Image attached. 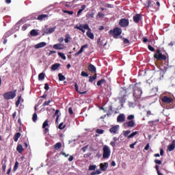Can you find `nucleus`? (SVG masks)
I'll list each match as a JSON object with an SVG mask.
<instances>
[{"label": "nucleus", "instance_id": "nucleus-8", "mask_svg": "<svg viewBox=\"0 0 175 175\" xmlns=\"http://www.w3.org/2000/svg\"><path fill=\"white\" fill-rule=\"evenodd\" d=\"M161 100L163 103H165L166 105L170 104L172 102H173V98L171 97H168L167 96H164L162 97Z\"/></svg>", "mask_w": 175, "mask_h": 175}, {"label": "nucleus", "instance_id": "nucleus-17", "mask_svg": "<svg viewBox=\"0 0 175 175\" xmlns=\"http://www.w3.org/2000/svg\"><path fill=\"white\" fill-rule=\"evenodd\" d=\"M53 49H55V50H63L64 45L61 43L55 44L53 45Z\"/></svg>", "mask_w": 175, "mask_h": 175}, {"label": "nucleus", "instance_id": "nucleus-5", "mask_svg": "<svg viewBox=\"0 0 175 175\" xmlns=\"http://www.w3.org/2000/svg\"><path fill=\"white\" fill-rule=\"evenodd\" d=\"M142 94H143L142 89H140V88L137 87V85L135 84L133 86V96H134V98H135V99H140V98H142Z\"/></svg>", "mask_w": 175, "mask_h": 175}, {"label": "nucleus", "instance_id": "nucleus-7", "mask_svg": "<svg viewBox=\"0 0 175 175\" xmlns=\"http://www.w3.org/2000/svg\"><path fill=\"white\" fill-rule=\"evenodd\" d=\"M119 25L123 28L128 27V25H129V20L126 18H121L119 21Z\"/></svg>", "mask_w": 175, "mask_h": 175}, {"label": "nucleus", "instance_id": "nucleus-21", "mask_svg": "<svg viewBox=\"0 0 175 175\" xmlns=\"http://www.w3.org/2000/svg\"><path fill=\"white\" fill-rule=\"evenodd\" d=\"M117 142H118V138H117V137H114L113 138V140L110 142V146H111V147L114 148L116 147V143H117Z\"/></svg>", "mask_w": 175, "mask_h": 175}, {"label": "nucleus", "instance_id": "nucleus-18", "mask_svg": "<svg viewBox=\"0 0 175 175\" xmlns=\"http://www.w3.org/2000/svg\"><path fill=\"white\" fill-rule=\"evenodd\" d=\"M57 27L55 26L53 27H51L49 29H46L45 30V33H46L47 35H49L50 33H53V32H54V31H55V29Z\"/></svg>", "mask_w": 175, "mask_h": 175}, {"label": "nucleus", "instance_id": "nucleus-13", "mask_svg": "<svg viewBox=\"0 0 175 175\" xmlns=\"http://www.w3.org/2000/svg\"><path fill=\"white\" fill-rule=\"evenodd\" d=\"M118 128H120L119 125L113 126L109 129L110 133H117L118 132Z\"/></svg>", "mask_w": 175, "mask_h": 175}, {"label": "nucleus", "instance_id": "nucleus-15", "mask_svg": "<svg viewBox=\"0 0 175 175\" xmlns=\"http://www.w3.org/2000/svg\"><path fill=\"white\" fill-rule=\"evenodd\" d=\"M46 46H47V43H46L45 42H42L36 44L34 47L35 49H42V47H46Z\"/></svg>", "mask_w": 175, "mask_h": 175}, {"label": "nucleus", "instance_id": "nucleus-44", "mask_svg": "<svg viewBox=\"0 0 175 175\" xmlns=\"http://www.w3.org/2000/svg\"><path fill=\"white\" fill-rule=\"evenodd\" d=\"M81 75L82 77H88V73L85 71H82Z\"/></svg>", "mask_w": 175, "mask_h": 175}, {"label": "nucleus", "instance_id": "nucleus-2", "mask_svg": "<svg viewBox=\"0 0 175 175\" xmlns=\"http://www.w3.org/2000/svg\"><path fill=\"white\" fill-rule=\"evenodd\" d=\"M17 94V90L7 92L3 94V98L5 100H10V99H14Z\"/></svg>", "mask_w": 175, "mask_h": 175}, {"label": "nucleus", "instance_id": "nucleus-31", "mask_svg": "<svg viewBox=\"0 0 175 175\" xmlns=\"http://www.w3.org/2000/svg\"><path fill=\"white\" fill-rule=\"evenodd\" d=\"M58 77L59 81H64V80H66V77H65V76L62 75L61 73L58 74Z\"/></svg>", "mask_w": 175, "mask_h": 175}, {"label": "nucleus", "instance_id": "nucleus-61", "mask_svg": "<svg viewBox=\"0 0 175 175\" xmlns=\"http://www.w3.org/2000/svg\"><path fill=\"white\" fill-rule=\"evenodd\" d=\"M95 78H94L93 77H90V79H89V82L90 83H92V82H94V81H95Z\"/></svg>", "mask_w": 175, "mask_h": 175}, {"label": "nucleus", "instance_id": "nucleus-24", "mask_svg": "<svg viewBox=\"0 0 175 175\" xmlns=\"http://www.w3.org/2000/svg\"><path fill=\"white\" fill-rule=\"evenodd\" d=\"M59 66H61V64L55 63L51 66V70H57V69H58V68H59Z\"/></svg>", "mask_w": 175, "mask_h": 175}, {"label": "nucleus", "instance_id": "nucleus-49", "mask_svg": "<svg viewBox=\"0 0 175 175\" xmlns=\"http://www.w3.org/2000/svg\"><path fill=\"white\" fill-rule=\"evenodd\" d=\"M104 132H105V131H103V129H98L96 130V133H98L99 135L103 134Z\"/></svg>", "mask_w": 175, "mask_h": 175}, {"label": "nucleus", "instance_id": "nucleus-12", "mask_svg": "<svg viewBox=\"0 0 175 175\" xmlns=\"http://www.w3.org/2000/svg\"><path fill=\"white\" fill-rule=\"evenodd\" d=\"M87 47H88V44H85L82 46L80 50L78 52L75 53V57H78V55H80V54H81V53L84 51V49H87Z\"/></svg>", "mask_w": 175, "mask_h": 175}, {"label": "nucleus", "instance_id": "nucleus-55", "mask_svg": "<svg viewBox=\"0 0 175 175\" xmlns=\"http://www.w3.org/2000/svg\"><path fill=\"white\" fill-rule=\"evenodd\" d=\"M44 88V90H45L46 91H49V90H50V87L49 86V83H45Z\"/></svg>", "mask_w": 175, "mask_h": 175}, {"label": "nucleus", "instance_id": "nucleus-50", "mask_svg": "<svg viewBox=\"0 0 175 175\" xmlns=\"http://www.w3.org/2000/svg\"><path fill=\"white\" fill-rule=\"evenodd\" d=\"M63 13H67L68 14H73V11H68V10H63Z\"/></svg>", "mask_w": 175, "mask_h": 175}, {"label": "nucleus", "instance_id": "nucleus-1", "mask_svg": "<svg viewBox=\"0 0 175 175\" xmlns=\"http://www.w3.org/2000/svg\"><path fill=\"white\" fill-rule=\"evenodd\" d=\"M75 28L79 31H81L83 33H85V29H88V31L86 32L87 36L89 37L90 39L94 40V33L91 32V29L90 28V25H88V24L79 25V26L76 25Z\"/></svg>", "mask_w": 175, "mask_h": 175}, {"label": "nucleus", "instance_id": "nucleus-16", "mask_svg": "<svg viewBox=\"0 0 175 175\" xmlns=\"http://www.w3.org/2000/svg\"><path fill=\"white\" fill-rule=\"evenodd\" d=\"M89 72H91V73H96V68L94 67V65L90 64L88 68Z\"/></svg>", "mask_w": 175, "mask_h": 175}, {"label": "nucleus", "instance_id": "nucleus-23", "mask_svg": "<svg viewBox=\"0 0 175 175\" xmlns=\"http://www.w3.org/2000/svg\"><path fill=\"white\" fill-rule=\"evenodd\" d=\"M75 88L77 92H78V94H80V95H83L84 94H87V91L81 92L79 90V85H77V83H75Z\"/></svg>", "mask_w": 175, "mask_h": 175}, {"label": "nucleus", "instance_id": "nucleus-60", "mask_svg": "<svg viewBox=\"0 0 175 175\" xmlns=\"http://www.w3.org/2000/svg\"><path fill=\"white\" fill-rule=\"evenodd\" d=\"M87 148H88V145L85 146H83L82 148H81V150L83 151V152H85V151H87Z\"/></svg>", "mask_w": 175, "mask_h": 175}, {"label": "nucleus", "instance_id": "nucleus-28", "mask_svg": "<svg viewBox=\"0 0 175 175\" xmlns=\"http://www.w3.org/2000/svg\"><path fill=\"white\" fill-rule=\"evenodd\" d=\"M30 35H31V36H38L39 35V32H38V31H36V29H32L30 31Z\"/></svg>", "mask_w": 175, "mask_h": 175}, {"label": "nucleus", "instance_id": "nucleus-35", "mask_svg": "<svg viewBox=\"0 0 175 175\" xmlns=\"http://www.w3.org/2000/svg\"><path fill=\"white\" fill-rule=\"evenodd\" d=\"M44 76H45L44 73L43 72L40 73L38 75V80L40 81L44 80Z\"/></svg>", "mask_w": 175, "mask_h": 175}, {"label": "nucleus", "instance_id": "nucleus-10", "mask_svg": "<svg viewBox=\"0 0 175 175\" xmlns=\"http://www.w3.org/2000/svg\"><path fill=\"white\" fill-rule=\"evenodd\" d=\"M117 122H125V115L124 113H120L117 118Z\"/></svg>", "mask_w": 175, "mask_h": 175}, {"label": "nucleus", "instance_id": "nucleus-45", "mask_svg": "<svg viewBox=\"0 0 175 175\" xmlns=\"http://www.w3.org/2000/svg\"><path fill=\"white\" fill-rule=\"evenodd\" d=\"M119 100L120 103H125V96L119 98Z\"/></svg>", "mask_w": 175, "mask_h": 175}, {"label": "nucleus", "instance_id": "nucleus-52", "mask_svg": "<svg viewBox=\"0 0 175 175\" xmlns=\"http://www.w3.org/2000/svg\"><path fill=\"white\" fill-rule=\"evenodd\" d=\"M148 50H150V51H155V49L150 44L148 46Z\"/></svg>", "mask_w": 175, "mask_h": 175}, {"label": "nucleus", "instance_id": "nucleus-38", "mask_svg": "<svg viewBox=\"0 0 175 175\" xmlns=\"http://www.w3.org/2000/svg\"><path fill=\"white\" fill-rule=\"evenodd\" d=\"M32 120L33 122H36V121H38V114L36 113L33 114Z\"/></svg>", "mask_w": 175, "mask_h": 175}, {"label": "nucleus", "instance_id": "nucleus-20", "mask_svg": "<svg viewBox=\"0 0 175 175\" xmlns=\"http://www.w3.org/2000/svg\"><path fill=\"white\" fill-rule=\"evenodd\" d=\"M175 148V140L172 142V144L167 146V150L170 151H173Z\"/></svg>", "mask_w": 175, "mask_h": 175}, {"label": "nucleus", "instance_id": "nucleus-59", "mask_svg": "<svg viewBox=\"0 0 175 175\" xmlns=\"http://www.w3.org/2000/svg\"><path fill=\"white\" fill-rule=\"evenodd\" d=\"M105 8H113V5L109 4V3H106V4L105 5Z\"/></svg>", "mask_w": 175, "mask_h": 175}, {"label": "nucleus", "instance_id": "nucleus-27", "mask_svg": "<svg viewBox=\"0 0 175 175\" xmlns=\"http://www.w3.org/2000/svg\"><path fill=\"white\" fill-rule=\"evenodd\" d=\"M146 8H154V3H152L151 1H148L145 3Z\"/></svg>", "mask_w": 175, "mask_h": 175}, {"label": "nucleus", "instance_id": "nucleus-53", "mask_svg": "<svg viewBox=\"0 0 175 175\" xmlns=\"http://www.w3.org/2000/svg\"><path fill=\"white\" fill-rule=\"evenodd\" d=\"M154 163H156L157 165H162V161L161 160H159V159H155L154 160Z\"/></svg>", "mask_w": 175, "mask_h": 175}, {"label": "nucleus", "instance_id": "nucleus-9", "mask_svg": "<svg viewBox=\"0 0 175 175\" xmlns=\"http://www.w3.org/2000/svg\"><path fill=\"white\" fill-rule=\"evenodd\" d=\"M46 126H49V120H46L42 124V129H44V135L47 134L49 132V129L46 128Z\"/></svg>", "mask_w": 175, "mask_h": 175}, {"label": "nucleus", "instance_id": "nucleus-58", "mask_svg": "<svg viewBox=\"0 0 175 175\" xmlns=\"http://www.w3.org/2000/svg\"><path fill=\"white\" fill-rule=\"evenodd\" d=\"M63 125H64V122L60 123L59 125V129H64L65 125L64 126H63Z\"/></svg>", "mask_w": 175, "mask_h": 175}, {"label": "nucleus", "instance_id": "nucleus-57", "mask_svg": "<svg viewBox=\"0 0 175 175\" xmlns=\"http://www.w3.org/2000/svg\"><path fill=\"white\" fill-rule=\"evenodd\" d=\"M61 155H63V157H65V158H68V157H69V154H66V153H65L64 151L61 152Z\"/></svg>", "mask_w": 175, "mask_h": 175}, {"label": "nucleus", "instance_id": "nucleus-19", "mask_svg": "<svg viewBox=\"0 0 175 175\" xmlns=\"http://www.w3.org/2000/svg\"><path fill=\"white\" fill-rule=\"evenodd\" d=\"M49 18V15L48 14H41L39 15L37 18V20H38L39 21H42V20H44V18Z\"/></svg>", "mask_w": 175, "mask_h": 175}, {"label": "nucleus", "instance_id": "nucleus-41", "mask_svg": "<svg viewBox=\"0 0 175 175\" xmlns=\"http://www.w3.org/2000/svg\"><path fill=\"white\" fill-rule=\"evenodd\" d=\"M69 39H70V36L69 34H67L66 36V38L64 39L65 43H69Z\"/></svg>", "mask_w": 175, "mask_h": 175}, {"label": "nucleus", "instance_id": "nucleus-36", "mask_svg": "<svg viewBox=\"0 0 175 175\" xmlns=\"http://www.w3.org/2000/svg\"><path fill=\"white\" fill-rule=\"evenodd\" d=\"M20 102H21V96H19L18 97V100L15 103V105H16V107H18V106H20Z\"/></svg>", "mask_w": 175, "mask_h": 175}, {"label": "nucleus", "instance_id": "nucleus-14", "mask_svg": "<svg viewBox=\"0 0 175 175\" xmlns=\"http://www.w3.org/2000/svg\"><path fill=\"white\" fill-rule=\"evenodd\" d=\"M133 21L136 23V24L139 23L140 21V18H142V15L140 14H137L133 16Z\"/></svg>", "mask_w": 175, "mask_h": 175}, {"label": "nucleus", "instance_id": "nucleus-22", "mask_svg": "<svg viewBox=\"0 0 175 175\" xmlns=\"http://www.w3.org/2000/svg\"><path fill=\"white\" fill-rule=\"evenodd\" d=\"M124 125H126L128 128H133V126H135V122L133 120H130L126 123H124Z\"/></svg>", "mask_w": 175, "mask_h": 175}, {"label": "nucleus", "instance_id": "nucleus-11", "mask_svg": "<svg viewBox=\"0 0 175 175\" xmlns=\"http://www.w3.org/2000/svg\"><path fill=\"white\" fill-rule=\"evenodd\" d=\"M107 167H109V163H101L100 164V169L102 172H106Z\"/></svg>", "mask_w": 175, "mask_h": 175}, {"label": "nucleus", "instance_id": "nucleus-32", "mask_svg": "<svg viewBox=\"0 0 175 175\" xmlns=\"http://www.w3.org/2000/svg\"><path fill=\"white\" fill-rule=\"evenodd\" d=\"M137 133H139V131H135V132L132 133L131 135H129L127 137V139H132V137H135V136H136V135H137Z\"/></svg>", "mask_w": 175, "mask_h": 175}, {"label": "nucleus", "instance_id": "nucleus-29", "mask_svg": "<svg viewBox=\"0 0 175 175\" xmlns=\"http://www.w3.org/2000/svg\"><path fill=\"white\" fill-rule=\"evenodd\" d=\"M61 147H62V143L61 142H57L54 145L55 150H59Z\"/></svg>", "mask_w": 175, "mask_h": 175}, {"label": "nucleus", "instance_id": "nucleus-54", "mask_svg": "<svg viewBox=\"0 0 175 175\" xmlns=\"http://www.w3.org/2000/svg\"><path fill=\"white\" fill-rule=\"evenodd\" d=\"M136 144H137V142H135L133 144H131L129 145L130 148H135V146H136Z\"/></svg>", "mask_w": 175, "mask_h": 175}, {"label": "nucleus", "instance_id": "nucleus-4", "mask_svg": "<svg viewBox=\"0 0 175 175\" xmlns=\"http://www.w3.org/2000/svg\"><path fill=\"white\" fill-rule=\"evenodd\" d=\"M122 33V29L120 27H116L109 31V35H113L115 39H117Z\"/></svg>", "mask_w": 175, "mask_h": 175}, {"label": "nucleus", "instance_id": "nucleus-26", "mask_svg": "<svg viewBox=\"0 0 175 175\" xmlns=\"http://www.w3.org/2000/svg\"><path fill=\"white\" fill-rule=\"evenodd\" d=\"M21 137V133H16L14 135V142H18V139H20Z\"/></svg>", "mask_w": 175, "mask_h": 175}, {"label": "nucleus", "instance_id": "nucleus-33", "mask_svg": "<svg viewBox=\"0 0 175 175\" xmlns=\"http://www.w3.org/2000/svg\"><path fill=\"white\" fill-rule=\"evenodd\" d=\"M104 83H106V80L105 79H102L101 80L98 81L97 82L98 87H100Z\"/></svg>", "mask_w": 175, "mask_h": 175}, {"label": "nucleus", "instance_id": "nucleus-56", "mask_svg": "<svg viewBox=\"0 0 175 175\" xmlns=\"http://www.w3.org/2000/svg\"><path fill=\"white\" fill-rule=\"evenodd\" d=\"M133 118H135V116H133V115H129L127 117V120H129L130 121H132V120H133Z\"/></svg>", "mask_w": 175, "mask_h": 175}, {"label": "nucleus", "instance_id": "nucleus-37", "mask_svg": "<svg viewBox=\"0 0 175 175\" xmlns=\"http://www.w3.org/2000/svg\"><path fill=\"white\" fill-rule=\"evenodd\" d=\"M53 102V99L49 100L48 101H45L43 104L42 106L44 107L46 106H49L50 103Z\"/></svg>", "mask_w": 175, "mask_h": 175}, {"label": "nucleus", "instance_id": "nucleus-42", "mask_svg": "<svg viewBox=\"0 0 175 175\" xmlns=\"http://www.w3.org/2000/svg\"><path fill=\"white\" fill-rule=\"evenodd\" d=\"M129 133H131V130H127L126 131L124 132V137H128V136H129Z\"/></svg>", "mask_w": 175, "mask_h": 175}, {"label": "nucleus", "instance_id": "nucleus-6", "mask_svg": "<svg viewBox=\"0 0 175 175\" xmlns=\"http://www.w3.org/2000/svg\"><path fill=\"white\" fill-rule=\"evenodd\" d=\"M103 158L104 159H108L110 158V154H111V150H110V148L107 145H105L103 148Z\"/></svg>", "mask_w": 175, "mask_h": 175}, {"label": "nucleus", "instance_id": "nucleus-40", "mask_svg": "<svg viewBox=\"0 0 175 175\" xmlns=\"http://www.w3.org/2000/svg\"><path fill=\"white\" fill-rule=\"evenodd\" d=\"M29 24H25L22 27V31H27V28L29 27Z\"/></svg>", "mask_w": 175, "mask_h": 175}, {"label": "nucleus", "instance_id": "nucleus-63", "mask_svg": "<svg viewBox=\"0 0 175 175\" xmlns=\"http://www.w3.org/2000/svg\"><path fill=\"white\" fill-rule=\"evenodd\" d=\"M68 113L69 114H73V109H72V107L68 108Z\"/></svg>", "mask_w": 175, "mask_h": 175}, {"label": "nucleus", "instance_id": "nucleus-46", "mask_svg": "<svg viewBox=\"0 0 175 175\" xmlns=\"http://www.w3.org/2000/svg\"><path fill=\"white\" fill-rule=\"evenodd\" d=\"M156 122H159V120H150L148 122V124L154 125Z\"/></svg>", "mask_w": 175, "mask_h": 175}, {"label": "nucleus", "instance_id": "nucleus-39", "mask_svg": "<svg viewBox=\"0 0 175 175\" xmlns=\"http://www.w3.org/2000/svg\"><path fill=\"white\" fill-rule=\"evenodd\" d=\"M94 12L88 13V14H86V18H94Z\"/></svg>", "mask_w": 175, "mask_h": 175}, {"label": "nucleus", "instance_id": "nucleus-47", "mask_svg": "<svg viewBox=\"0 0 175 175\" xmlns=\"http://www.w3.org/2000/svg\"><path fill=\"white\" fill-rule=\"evenodd\" d=\"M97 44H98V46H106V43H102V42L100 41V38L98 40Z\"/></svg>", "mask_w": 175, "mask_h": 175}, {"label": "nucleus", "instance_id": "nucleus-48", "mask_svg": "<svg viewBox=\"0 0 175 175\" xmlns=\"http://www.w3.org/2000/svg\"><path fill=\"white\" fill-rule=\"evenodd\" d=\"M95 169H96V166L95 165H92L89 167V170L90 171L95 170Z\"/></svg>", "mask_w": 175, "mask_h": 175}, {"label": "nucleus", "instance_id": "nucleus-51", "mask_svg": "<svg viewBox=\"0 0 175 175\" xmlns=\"http://www.w3.org/2000/svg\"><path fill=\"white\" fill-rule=\"evenodd\" d=\"M97 17H99V18H101V17H105V14H103L102 12H98L97 14Z\"/></svg>", "mask_w": 175, "mask_h": 175}, {"label": "nucleus", "instance_id": "nucleus-64", "mask_svg": "<svg viewBox=\"0 0 175 175\" xmlns=\"http://www.w3.org/2000/svg\"><path fill=\"white\" fill-rule=\"evenodd\" d=\"M124 44H128V43H129V40H128V38H124Z\"/></svg>", "mask_w": 175, "mask_h": 175}, {"label": "nucleus", "instance_id": "nucleus-62", "mask_svg": "<svg viewBox=\"0 0 175 175\" xmlns=\"http://www.w3.org/2000/svg\"><path fill=\"white\" fill-rule=\"evenodd\" d=\"M55 53H57V51H49V53H48V55L50 56L51 55V54H55Z\"/></svg>", "mask_w": 175, "mask_h": 175}, {"label": "nucleus", "instance_id": "nucleus-43", "mask_svg": "<svg viewBox=\"0 0 175 175\" xmlns=\"http://www.w3.org/2000/svg\"><path fill=\"white\" fill-rule=\"evenodd\" d=\"M17 169H18V161H16L15 165L14 166L13 171L16 172V170H17Z\"/></svg>", "mask_w": 175, "mask_h": 175}, {"label": "nucleus", "instance_id": "nucleus-30", "mask_svg": "<svg viewBox=\"0 0 175 175\" xmlns=\"http://www.w3.org/2000/svg\"><path fill=\"white\" fill-rule=\"evenodd\" d=\"M154 6V9H155V10H159V6H161V3H159V1H157L156 4L155 3H153Z\"/></svg>", "mask_w": 175, "mask_h": 175}, {"label": "nucleus", "instance_id": "nucleus-25", "mask_svg": "<svg viewBox=\"0 0 175 175\" xmlns=\"http://www.w3.org/2000/svg\"><path fill=\"white\" fill-rule=\"evenodd\" d=\"M16 150L18 151V152H19V154H22L23 151H24V148H23V145L18 144L16 147Z\"/></svg>", "mask_w": 175, "mask_h": 175}, {"label": "nucleus", "instance_id": "nucleus-3", "mask_svg": "<svg viewBox=\"0 0 175 175\" xmlns=\"http://www.w3.org/2000/svg\"><path fill=\"white\" fill-rule=\"evenodd\" d=\"M154 58L157 61H166V59H167V57L162 54L159 49L156 51V53L154 54Z\"/></svg>", "mask_w": 175, "mask_h": 175}, {"label": "nucleus", "instance_id": "nucleus-34", "mask_svg": "<svg viewBox=\"0 0 175 175\" xmlns=\"http://www.w3.org/2000/svg\"><path fill=\"white\" fill-rule=\"evenodd\" d=\"M58 55H59V57H60V58L62 59H64V61H65V59H66V56H65V54L64 53H61V52H58Z\"/></svg>", "mask_w": 175, "mask_h": 175}]
</instances>
